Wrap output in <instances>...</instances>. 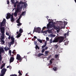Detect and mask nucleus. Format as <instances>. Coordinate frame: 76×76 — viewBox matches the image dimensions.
<instances>
[{
  "instance_id": "obj_1",
  "label": "nucleus",
  "mask_w": 76,
  "mask_h": 76,
  "mask_svg": "<svg viewBox=\"0 0 76 76\" xmlns=\"http://www.w3.org/2000/svg\"><path fill=\"white\" fill-rule=\"evenodd\" d=\"M4 27H3L1 28V34H2V36H1L0 39L1 40H4Z\"/></svg>"
},
{
  "instance_id": "obj_2",
  "label": "nucleus",
  "mask_w": 76,
  "mask_h": 76,
  "mask_svg": "<svg viewBox=\"0 0 76 76\" xmlns=\"http://www.w3.org/2000/svg\"><path fill=\"white\" fill-rule=\"evenodd\" d=\"M41 29L40 27H38L37 28L34 27L33 32L34 33V32H38L39 34V33H41Z\"/></svg>"
},
{
  "instance_id": "obj_3",
  "label": "nucleus",
  "mask_w": 76,
  "mask_h": 76,
  "mask_svg": "<svg viewBox=\"0 0 76 76\" xmlns=\"http://www.w3.org/2000/svg\"><path fill=\"white\" fill-rule=\"evenodd\" d=\"M22 9V6H21L20 7V5L19 4H18L17 5V10L16 11H15V12L17 13H18V12H20L19 11V10L20 9Z\"/></svg>"
},
{
  "instance_id": "obj_4",
  "label": "nucleus",
  "mask_w": 76,
  "mask_h": 76,
  "mask_svg": "<svg viewBox=\"0 0 76 76\" xmlns=\"http://www.w3.org/2000/svg\"><path fill=\"white\" fill-rule=\"evenodd\" d=\"M16 3H17V4H19L20 5V4H24V6L25 7H26V5L27 6H28V4H26L25 2H23L22 1H20L19 2L18 1H16Z\"/></svg>"
},
{
  "instance_id": "obj_5",
  "label": "nucleus",
  "mask_w": 76,
  "mask_h": 76,
  "mask_svg": "<svg viewBox=\"0 0 76 76\" xmlns=\"http://www.w3.org/2000/svg\"><path fill=\"white\" fill-rule=\"evenodd\" d=\"M6 19H4L3 21L0 23V29L1 27H2V26H4V25L6 24Z\"/></svg>"
},
{
  "instance_id": "obj_6",
  "label": "nucleus",
  "mask_w": 76,
  "mask_h": 76,
  "mask_svg": "<svg viewBox=\"0 0 76 76\" xmlns=\"http://www.w3.org/2000/svg\"><path fill=\"white\" fill-rule=\"evenodd\" d=\"M1 53H4V49L2 48H0V61H1V60H2V56H1Z\"/></svg>"
},
{
  "instance_id": "obj_7",
  "label": "nucleus",
  "mask_w": 76,
  "mask_h": 76,
  "mask_svg": "<svg viewBox=\"0 0 76 76\" xmlns=\"http://www.w3.org/2000/svg\"><path fill=\"white\" fill-rule=\"evenodd\" d=\"M7 70V69L5 68H3L1 70V74L0 76H4L5 75L6 72Z\"/></svg>"
},
{
  "instance_id": "obj_8",
  "label": "nucleus",
  "mask_w": 76,
  "mask_h": 76,
  "mask_svg": "<svg viewBox=\"0 0 76 76\" xmlns=\"http://www.w3.org/2000/svg\"><path fill=\"white\" fill-rule=\"evenodd\" d=\"M23 58H21L20 55L18 54H17L16 59H17V60H19V62H21Z\"/></svg>"
},
{
  "instance_id": "obj_9",
  "label": "nucleus",
  "mask_w": 76,
  "mask_h": 76,
  "mask_svg": "<svg viewBox=\"0 0 76 76\" xmlns=\"http://www.w3.org/2000/svg\"><path fill=\"white\" fill-rule=\"evenodd\" d=\"M58 40H59V43H61L63 41L64 39V37H58Z\"/></svg>"
},
{
  "instance_id": "obj_10",
  "label": "nucleus",
  "mask_w": 76,
  "mask_h": 76,
  "mask_svg": "<svg viewBox=\"0 0 76 76\" xmlns=\"http://www.w3.org/2000/svg\"><path fill=\"white\" fill-rule=\"evenodd\" d=\"M56 26L54 25L50 24H48L47 25V29H50L52 28H55Z\"/></svg>"
},
{
  "instance_id": "obj_11",
  "label": "nucleus",
  "mask_w": 76,
  "mask_h": 76,
  "mask_svg": "<svg viewBox=\"0 0 76 76\" xmlns=\"http://www.w3.org/2000/svg\"><path fill=\"white\" fill-rule=\"evenodd\" d=\"M11 16L12 17V15H11L10 13H8L7 14V16L6 17V19H10V18H11Z\"/></svg>"
},
{
  "instance_id": "obj_12",
  "label": "nucleus",
  "mask_w": 76,
  "mask_h": 76,
  "mask_svg": "<svg viewBox=\"0 0 76 76\" xmlns=\"http://www.w3.org/2000/svg\"><path fill=\"white\" fill-rule=\"evenodd\" d=\"M14 60H15V58L13 57H11L10 58V63H12L13 61H14Z\"/></svg>"
},
{
  "instance_id": "obj_13",
  "label": "nucleus",
  "mask_w": 76,
  "mask_h": 76,
  "mask_svg": "<svg viewBox=\"0 0 76 76\" xmlns=\"http://www.w3.org/2000/svg\"><path fill=\"white\" fill-rule=\"evenodd\" d=\"M19 31H17V34H19V33L20 32V34H22V32H23V29H22L21 28H20L19 30Z\"/></svg>"
},
{
  "instance_id": "obj_14",
  "label": "nucleus",
  "mask_w": 76,
  "mask_h": 76,
  "mask_svg": "<svg viewBox=\"0 0 76 76\" xmlns=\"http://www.w3.org/2000/svg\"><path fill=\"white\" fill-rule=\"evenodd\" d=\"M15 18H13V14H12V17L11 18V21L12 22H15Z\"/></svg>"
},
{
  "instance_id": "obj_15",
  "label": "nucleus",
  "mask_w": 76,
  "mask_h": 76,
  "mask_svg": "<svg viewBox=\"0 0 76 76\" xmlns=\"http://www.w3.org/2000/svg\"><path fill=\"white\" fill-rule=\"evenodd\" d=\"M58 42V37L55 38L53 41V42Z\"/></svg>"
},
{
  "instance_id": "obj_16",
  "label": "nucleus",
  "mask_w": 76,
  "mask_h": 76,
  "mask_svg": "<svg viewBox=\"0 0 76 76\" xmlns=\"http://www.w3.org/2000/svg\"><path fill=\"white\" fill-rule=\"evenodd\" d=\"M14 42H15L14 41H11V42H10V43H9L10 47L11 45H13V44H14Z\"/></svg>"
},
{
  "instance_id": "obj_17",
  "label": "nucleus",
  "mask_w": 76,
  "mask_h": 76,
  "mask_svg": "<svg viewBox=\"0 0 76 76\" xmlns=\"http://www.w3.org/2000/svg\"><path fill=\"white\" fill-rule=\"evenodd\" d=\"M48 32V33H50V32H51V31L48 30L46 31H42V30L41 31L42 33H45V32Z\"/></svg>"
},
{
  "instance_id": "obj_18",
  "label": "nucleus",
  "mask_w": 76,
  "mask_h": 76,
  "mask_svg": "<svg viewBox=\"0 0 76 76\" xmlns=\"http://www.w3.org/2000/svg\"><path fill=\"white\" fill-rule=\"evenodd\" d=\"M64 27H62V28H63V29H64L65 28V25H67V22L64 21Z\"/></svg>"
},
{
  "instance_id": "obj_19",
  "label": "nucleus",
  "mask_w": 76,
  "mask_h": 76,
  "mask_svg": "<svg viewBox=\"0 0 76 76\" xmlns=\"http://www.w3.org/2000/svg\"><path fill=\"white\" fill-rule=\"evenodd\" d=\"M21 35H22V34H21V33L18 34V35L17 36V38H19V37H20Z\"/></svg>"
},
{
  "instance_id": "obj_20",
  "label": "nucleus",
  "mask_w": 76,
  "mask_h": 76,
  "mask_svg": "<svg viewBox=\"0 0 76 76\" xmlns=\"http://www.w3.org/2000/svg\"><path fill=\"white\" fill-rule=\"evenodd\" d=\"M26 15V11L23 12L21 13V15L22 16H24V15Z\"/></svg>"
},
{
  "instance_id": "obj_21",
  "label": "nucleus",
  "mask_w": 76,
  "mask_h": 76,
  "mask_svg": "<svg viewBox=\"0 0 76 76\" xmlns=\"http://www.w3.org/2000/svg\"><path fill=\"white\" fill-rule=\"evenodd\" d=\"M69 32L67 31V34L65 33L64 34V37H66V35H67V36H69Z\"/></svg>"
},
{
  "instance_id": "obj_22",
  "label": "nucleus",
  "mask_w": 76,
  "mask_h": 76,
  "mask_svg": "<svg viewBox=\"0 0 76 76\" xmlns=\"http://www.w3.org/2000/svg\"><path fill=\"white\" fill-rule=\"evenodd\" d=\"M43 55H44L43 53H39L38 54L37 56L38 57H40V56H43Z\"/></svg>"
},
{
  "instance_id": "obj_23",
  "label": "nucleus",
  "mask_w": 76,
  "mask_h": 76,
  "mask_svg": "<svg viewBox=\"0 0 76 76\" xmlns=\"http://www.w3.org/2000/svg\"><path fill=\"white\" fill-rule=\"evenodd\" d=\"M8 54L9 55H10V56H12V51H11V50H10L9 51Z\"/></svg>"
},
{
  "instance_id": "obj_24",
  "label": "nucleus",
  "mask_w": 76,
  "mask_h": 76,
  "mask_svg": "<svg viewBox=\"0 0 76 76\" xmlns=\"http://www.w3.org/2000/svg\"><path fill=\"white\" fill-rule=\"evenodd\" d=\"M5 64H6L4 63L1 66V67L0 68L1 69H3V67H4V66H5Z\"/></svg>"
},
{
  "instance_id": "obj_25",
  "label": "nucleus",
  "mask_w": 76,
  "mask_h": 76,
  "mask_svg": "<svg viewBox=\"0 0 76 76\" xmlns=\"http://www.w3.org/2000/svg\"><path fill=\"white\" fill-rule=\"evenodd\" d=\"M53 69L55 71H56L57 70V67H53Z\"/></svg>"
},
{
  "instance_id": "obj_26",
  "label": "nucleus",
  "mask_w": 76,
  "mask_h": 76,
  "mask_svg": "<svg viewBox=\"0 0 76 76\" xmlns=\"http://www.w3.org/2000/svg\"><path fill=\"white\" fill-rule=\"evenodd\" d=\"M18 73L19 74V75L22 76V73H21L20 70H19V71L18 72Z\"/></svg>"
},
{
  "instance_id": "obj_27",
  "label": "nucleus",
  "mask_w": 76,
  "mask_h": 76,
  "mask_svg": "<svg viewBox=\"0 0 76 76\" xmlns=\"http://www.w3.org/2000/svg\"><path fill=\"white\" fill-rule=\"evenodd\" d=\"M58 46L57 45H55L54 46V48L55 49H57V48H58Z\"/></svg>"
},
{
  "instance_id": "obj_28",
  "label": "nucleus",
  "mask_w": 76,
  "mask_h": 76,
  "mask_svg": "<svg viewBox=\"0 0 76 76\" xmlns=\"http://www.w3.org/2000/svg\"><path fill=\"white\" fill-rule=\"evenodd\" d=\"M35 49L37 50V49H38V50H39V48L38 47V45H36Z\"/></svg>"
},
{
  "instance_id": "obj_29",
  "label": "nucleus",
  "mask_w": 76,
  "mask_h": 76,
  "mask_svg": "<svg viewBox=\"0 0 76 76\" xmlns=\"http://www.w3.org/2000/svg\"><path fill=\"white\" fill-rule=\"evenodd\" d=\"M37 39L38 41H39V42H40V43H42V41L40 39Z\"/></svg>"
},
{
  "instance_id": "obj_30",
  "label": "nucleus",
  "mask_w": 76,
  "mask_h": 76,
  "mask_svg": "<svg viewBox=\"0 0 76 76\" xmlns=\"http://www.w3.org/2000/svg\"><path fill=\"white\" fill-rule=\"evenodd\" d=\"M11 41H15L14 39L13 38V36H12L11 37Z\"/></svg>"
},
{
  "instance_id": "obj_31",
  "label": "nucleus",
  "mask_w": 76,
  "mask_h": 76,
  "mask_svg": "<svg viewBox=\"0 0 76 76\" xmlns=\"http://www.w3.org/2000/svg\"><path fill=\"white\" fill-rule=\"evenodd\" d=\"M18 15V14L17 13L15 12L14 13V15L15 16V17H16V16H17Z\"/></svg>"
},
{
  "instance_id": "obj_32",
  "label": "nucleus",
  "mask_w": 76,
  "mask_h": 76,
  "mask_svg": "<svg viewBox=\"0 0 76 76\" xmlns=\"http://www.w3.org/2000/svg\"><path fill=\"white\" fill-rule=\"evenodd\" d=\"M48 53H49V51H45V54H47L46 55V56H48Z\"/></svg>"
},
{
  "instance_id": "obj_33",
  "label": "nucleus",
  "mask_w": 76,
  "mask_h": 76,
  "mask_svg": "<svg viewBox=\"0 0 76 76\" xmlns=\"http://www.w3.org/2000/svg\"><path fill=\"white\" fill-rule=\"evenodd\" d=\"M53 42V39H50V44H51V43H52Z\"/></svg>"
},
{
  "instance_id": "obj_34",
  "label": "nucleus",
  "mask_w": 76,
  "mask_h": 76,
  "mask_svg": "<svg viewBox=\"0 0 76 76\" xmlns=\"http://www.w3.org/2000/svg\"><path fill=\"white\" fill-rule=\"evenodd\" d=\"M1 42H2L3 44H4L5 42L3 40H1Z\"/></svg>"
},
{
  "instance_id": "obj_35",
  "label": "nucleus",
  "mask_w": 76,
  "mask_h": 76,
  "mask_svg": "<svg viewBox=\"0 0 76 76\" xmlns=\"http://www.w3.org/2000/svg\"><path fill=\"white\" fill-rule=\"evenodd\" d=\"M18 23V24H17V26H21V25H22V24L21 23Z\"/></svg>"
},
{
  "instance_id": "obj_36",
  "label": "nucleus",
  "mask_w": 76,
  "mask_h": 76,
  "mask_svg": "<svg viewBox=\"0 0 76 76\" xmlns=\"http://www.w3.org/2000/svg\"><path fill=\"white\" fill-rule=\"evenodd\" d=\"M50 35L52 37H56V35L54 34H51Z\"/></svg>"
},
{
  "instance_id": "obj_37",
  "label": "nucleus",
  "mask_w": 76,
  "mask_h": 76,
  "mask_svg": "<svg viewBox=\"0 0 76 76\" xmlns=\"http://www.w3.org/2000/svg\"><path fill=\"white\" fill-rule=\"evenodd\" d=\"M11 1L12 4L15 3V0H11Z\"/></svg>"
},
{
  "instance_id": "obj_38",
  "label": "nucleus",
  "mask_w": 76,
  "mask_h": 76,
  "mask_svg": "<svg viewBox=\"0 0 76 76\" xmlns=\"http://www.w3.org/2000/svg\"><path fill=\"white\" fill-rule=\"evenodd\" d=\"M50 64H52V63H53V61L51 60H50Z\"/></svg>"
},
{
  "instance_id": "obj_39",
  "label": "nucleus",
  "mask_w": 76,
  "mask_h": 76,
  "mask_svg": "<svg viewBox=\"0 0 76 76\" xmlns=\"http://www.w3.org/2000/svg\"><path fill=\"white\" fill-rule=\"evenodd\" d=\"M17 23H20V22L19 21V19H18V20H17Z\"/></svg>"
},
{
  "instance_id": "obj_40",
  "label": "nucleus",
  "mask_w": 76,
  "mask_h": 76,
  "mask_svg": "<svg viewBox=\"0 0 76 76\" xmlns=\"http://www.w3.org/2000/svg\"><path fill=\"white\" fill-rule=\"evenodd\" d=\"M45 51V50L44 49H43L42 50V53H44V52Z\"/></svg>"
},
{
  "instance_id": "obj_41",
  "label": "nucleus",
  "mask_w": 76,
  "mask_h": 76,
  "mask_svg": "<svg viewBox=\"0 0 76 76\" xmlns=\"http://www.w3.org/2000/svg\"><path fill=\"white\" fill-rule=\"evenodd\" d=\"M16 2L15 4H14V7H16Z\"/></svg>"
},
{
  "instance_id": "obj_42",
  "label": "nucleus",
  "mask_w": 76,
  "mask_h": 76,
  "mask_svg": "<svg viewBox=\"0 0 76 76\" xmlns=\"http://www.w3.org/2000/svg\"><path fill=\"white\" fill-rule=\"evenodd\" d=\"M46 29V27H44L43 28H42V31H43V30H44V29Z\"/></svg>"
},
{
  "instance_id": "obj_43",
  "label": "nucleus",
  "mask_w": 76,
  "mask_h": 76,
  "mask_svg": "<svg viewBox=\"0 0 76 76\" xmlns=\"http://www.w3.org/2000/svg\"><path fill=\"white\" fill-rule=\"evenodd\" d=\"M24 58H25L26 59V61H27V56H24Z\"/></svg>"
},
{
  "instance_id": "obj_44",
  "label": "nucleus",
  "mask_w": 76,
  "mask_h": 76,
  "mask_svg": "<svg viewBox=\"0 0 76 76\" xmlns=\"http://www.w3.org/2000/svg\"><path fill=\"white\" fill-rule=\"evenodd\" d=\"M46 41H49V38H48V37H46Z\"/></svg>"
},
{
  "instance_id": "obj_45",
  "label": "nucleus",
  "mask_w": 76,
  "mask_h": 76,
  "mask_svg": "<svg viewBox=\"0 0 76 76\" xmlns=\"http://www.w3.org/2000/svg\"><path fill=\"white\" fill-rule=\"evenodd\" d=\"M6 35H7L8 36H9V33L8 32H6Z\"/></svg>"
},
{
  "instance_id": "obj_46",
  "label": "nucleus",
  "mask_w": 76,
  "mask_h": 76,
  "mask_svg": "<svg viewBox=\"0 0 76 76\" xmlns=\"http://www.w3.org/2000/svg\"><path fill=\"white\" fill-rule=\"evenodd\" d=\"M4 49L5 51H7L8 50L7 48H6V47L4 48Z\"/></svg>"
},
{
  "instance_id": "obj_47",
  "label": "nucleus",
  "mask_w": 76,
  "mask_h": 76,
  "mask_svg": "<svg viewBox=\"0 0 76 76\" xmlns=\"http://www.w3.org/2000/svg\"><path fill=\"white\" fill-rule=\"evenodd\" d=\"M46 46H45V45H44L42 46V48H45Z\"/></svg>"
},
{
  "instance_id": "obj_48",
  "label": "nucleus",
  "mask_w": 76,
  "mask_h": 76,
  "mask_svg": "<svg viewBox=\"0 0 76 76\" xmlns=\"http://www.w3.org/2000/svg\"><path fill=\"white\" fill-rule=\"evenodd\" d=\"M44 45H45V46H47V41L45 42Z\"/></svg>"
},
{
  "instance_id": "obj_49",
  "label": "nucleus",
  "mask_w": 76,
  "mask_h": 76,
  "mask_svg": "<svg viewBox=\"0 0 76 76\" xmlns=\"http://www.w3.org/2000/svg\"><path fill=\"white\" fill-rule=\"evenodd\" d=\"M58 55L57 54L56 55H55V58H57V57H58Z\"/></svg>"
},
{
  "instance_id": "obj_50",
  "label": "nucleus",
  "mask_w": 76,
  "mask_h": 76,
  "mask_svg": "<svg viewBox=\"0 0 76 76\" xmlns=\"http://www.w3.org/2000/svg\"><path fill=\"white\" fill-rule=\"evenodd\" d=\"M34 39H37V37L36 36H34Z\"/></svg>"
},
{
  "instance_id": "obj_51",
  "label": "nucleus",
  "mask_w": 76,
  "mask_h": 76,
  "mask_svg": "<svg viewBox=\"0 0 76 76\" xmlns=\"http://www.w3.org/2000/svg\"><path fill=\"white\" fill-rule=\"evenodd\" d=\"M12 53L13 54H16V52H12Z\"/></svg>"
},
{
  "instance_id": "obj_52",
  "label": "nucleus",
  "mask_w": 76,
  "mask_h": 76,
  "mask_svg": "<svg viewBox=\"0 0 76 76\" xmlns=\"http://www.w3.org/2000/svg\"><path fill=\"white\" fill-rule=\"evenodd\" d=\"M50 60H51L52 61H53V60H54V58H52Z\"/></svg>"
},
{
  "instance_id": "obj_53",
  "label": "nucleus",
  "mask_w": 76,
  "mask_h": 76,
  "mask_svg": "<svg viewBox=\"0 0 76 76\" xmlns=\"http://www.w3.org/2000/svg\"><path fill=\"white\" fill-rule=\"evenodd\" d=\"M10 38H11V37H10V35L8 39H10Z\"/></svg>"
},
{
  "instance_id": "obj_54",
  "label": "nucleus",
  "mask_w": 76,
  "mask_h": 76,
  "mask_svg": "<svg viewBox=\"0 0 76 76\" xmlns=\"http://www.w3.org/2000/svg\"><path fill=\"white\" fill-rule=\"evenodd\" d=\"M7 4H9V1H7Z\"/></svg>"
},
{
  "instance_id": "obj_55",
  "label": "nucleus",
  "mask_w": 76,
  "mask_h": 76,
  "mask_svg": "<svg viewBox=\"0 0 76 76\" xmlns=\"http://www.w3.org/2000/svg\"><path fill=\"white\" fill-rule=\"evenodd\" d=\"M47 60H50V58L48 57V58H47Z\"/></svg>"
},
{
  "instance_id": "obj_56",
  "label": "nucleus",
  "mask_w": 76,
  "mask_h": 76,
  "mask_svg": "<svg viewBox=\"0 0 76 76\" xmlns=\"http://www.w3.org/2000/svg\"><path fill=\"white\" fill-rule=\"evenodd\" d=\"M51 55H50L48 57L50 58H51Z\"/></svg>"
},
{
  "instance_id": "obj_57",
  "label": "nucleus",
  "mask_w": 76,
  "mask_h": 76,
  "mask_svg": "<svg viewBox=\"0 0 76 76\" xmlns=\"http://www.w3.org/2000/svg\"><path fill=\"white\" fill-rule=\"evenodd\" d=\"M47 49H48V47H46V48H45V50H47Z\"/></svg>"
},
{
  "instance_id": "obj_58",
  "label": "nucleus",
  "mask_w": 76,
  "mask_h": 76,
  "mask_svg": "<svg viewBox=\"0 0 76 76\" xmlns=\"http://www.w3.org/2000/svg\"><path fill=\"white\" fill-rule=\"evenodd\" d=\"M35 44L36 45L37 44V42L35 41Z\"/></svg>"
},
{
  "instance_id": "obj_59",
  "label": "nucleus",
  "mask_w": 76,
  "mask_h": 76,
  "mask_svg": "<svg viewBox=\"0 0 76 76\" xmlns=\"http://www.w3.org/2000/svg\"><path fill=\"white\" fill-rule=\"evenodd\" d=\"M46 18H47V19H48V18H49V17H48V16H47L46 17Z\"/></svg>"
},
{
  "instance_id": "obj_60",
  "label": "nucleus",
  "mask_w": 76,
  "mask_h": 76,
  "mask_svg": "<svg viewBox=\"0 0 76 76\" xmlns=\"http://www.w3.org/2000/svg\"><path fill=\"white\" fill-rule=\"evenodd\" d=\"M13 76H17V75H16V74H14V75H13Z\"/></svg>"
},
{
  "instance_id": "obj_61",
  "label": "nucleus",
  "mask_w": 76,
  "mask_h": 76,
  "mask_svg": "<svg viewBox=\"0 0 76 76\" xmlns=\"http://www.w3.org/2000/svg\"><path fill=\"white\" fill-rule=\"evenodd\" d=\"M10 48H7V50H10Z\"/></svg>"
},
{
  "instance_id": "obj_62",
  "label": "nucleus",
  "mask_w": 76,
  "mask_h": 76,
  "mask_svg": "<svg viewBox=\"0 0 76 76\" xmlns=\"http://www.w3.org/2000/svg\"><path fill=\"white\" fill-rule=\"evenodd\" d=\"M9 68H10V70L12 69V66H10Z\"/></svg>"
},
{
  "instance_id": "obj_63",
  "label": "nucleus",
  "mask_w": 76,
  "mask_h": 76,
  "mask_svg": "<svg viewBox=\"0 0 76 76\" xmlns=\"http://www.w3.org/2000/svg\"><path fill=\"white\" fill-rule=\"evenodd\" d=\"M22 14L20 15V18H22Z\"/></svg>"
},
{
  "instance_id": "obj_64",
  "label": "nucleus",
  "mask_w": 76,
  "mask_h": 76,
  "mask_svg": "<svg viewBox=\"0 0 76 76\" xmlns=\"http://www.w3.org/2000/svg\"><path fill=\"white\" fill-rule=\"evenodd\" d=\"M67 42H66L65 43V44H64L65 45H66L67 44Z\"/></svg>"
}]
</instances>
